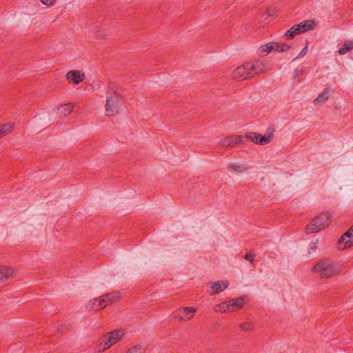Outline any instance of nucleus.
<instances>
[{"instance_id":"nucleus-1","label":"nucleus","mask_w":353,"mask_h":353,"mask_svg":"<svg viewBox=\"0 0 353 353\" xmlns=\"http://www.w3.org/2000/svg\"><path fill=\"white\" fill-rule=\"evenodd\" d=\"M247 139H250L255 143L266 145L271 141L272 134H265L264 136H261L259 133L249 132L245 136L234 135L221 138L219 143L222 147H235L244 144Z\"/></svg>"},{"instance_id":"nucleus-2","label":"nucleus","mask_w":353,"mask_h":353,"mask_svg":"<svg viewBox=\"0 0 353 353\" xmlns=\"http://www.w3.org/2000/svg\"><path fill=\"white\" fill-rule=\"evenodd\" d=\"M312 271L318 274L321 279H330L341 273L332 259L324 258L315 263Z\"/></svg>"},{"instance_id":"nucleus-3","label":"nucleus","mask_w":353,"mask_h":353,"mask_svg":"<svg viewBox=\"0 0 353 353\" xmlns=\"http://www.w3.org/2000/svg\"><path fill=\"white\" fill-rule=\"evenodd\" d=\"M106 98L105 115L113 117L119 112L121 99L117 85L113 83L109 84Z\"/></svg>"},{"instance_id":"nucleus-4","label":"nucleus","mask_w":353,"mask_h":353,"mask_svg":"<svg viewBox=\"0 0 353 353\" xmlns=\"http://www.w3.org/2000/svg\"><path fill=\"white\" fill-rule=\"evenodd\" d=\"M331 221V215L328 212H323L313 219L305 227V232L307 234H312L321 231L327 227Z\"/></svg>"},{"instance_id":"nucleus-5","label":"nucleus","mask_w":353,"mask_h":353,"mask_svg":"<svg viewBox=\"0 0 353 353\" xmlns=\"http://www.w3.org/2000/svg\"><path fill=\"white\" fill-rule=\"evenodd\" d=\"M315 23L312 20H307L292 26L290 29L285 32V36L288 39H293L296 35L305 32L308 30H313Z\"/></svg>"},{"instance_id":"nucleus-6","label":"nucleus","mask_w":353,"mask_h":353,"mask_svg":"<svg viewBox=\"0 0 353 353\" xmlns=\"http://www.w3.org/2000/svg\"><path fill=\"white\" fill-rule=\"evenodd\" d=\"M125 334V331L123 329L114 330L111 331L107 334L106 336H104L102 339V341L100 345L103 343V349L102 351H104L106 349H108L112 345L115 344L119 340H120ZM99 352H101L99 350Z\"/></svg>"},{"instance_id":"nucleus-7","label":"nucleus","mask_w":353,"mask_h":353,"mask_svg":"<svg viewBox=\"0 0 353 353\" xmlns=\"http://www.w3.org/2000/svg\"><path fill=\"white\" fill-rule=\"evenodd\" d=\"M196 312V308L194 307H181L174 311L171 316L173 319L179 321H186L190 320Z\"/></svg>"},{"instance_id":"nucleus-8","label":"nucleus","mask_w":353,"mask_h":353,"mask_svg":"<svg viewBox=\"0 0 353 353\" xmlns=\"http://www.w3.org/2000/svg\"><path fill=\"white\" fill-rule=\"evenodd\" d=\"M232 77L237 81L252 78V74L250 68V63H245L234 70L232 73Z\"/></svg>"},{"instance_id":"nucleus-9","label":"nucleus","mask_w":353,"mask_h":353,"mask_svg":"<svg viewBox=\"0 0 353 353\" xmlns=\"http://www.w3.org/2000/svg\"><path fill=\"white\" fill-rule=\"evenodd\" d=\"M250 63V68L252 74V77L254 75L259 74L268 71L270 69L267 62L263 60H256L253 62Z\"/></svg>"},{"instance_id":"nucleus-10","label":"nucleus","mask_w":353,"mask_h":353,"mask_svg":"<svg viewBox=\"0 0 353 353\" xmlns=\"http://www.w3.org/2000/svg\"><path fill=\"white\" fill-rule=\"evenodd\" d=\"M338 243L339 248L342 250L353 245V225L342 235Z\"/></svg>"},{"instance_id":"nucleus-11","label":"nucleus","mask_w":353,"mask_h":353,"mask_svg":"<svg viewBox=\"0 0 353 353\" xmlns=\"http://www.w3.org/2000/svg\"><path fill=\"white\" fill-rule=\"evenodd\" d=\"M100 297L101 301L103 304V305L105 307L118 301L121 298V293L119 291H114L102 295Z\"/></svg>"},{"instance_id":"nucleus-12","label":"nucleus","mask_w":353,"mask_h":353,"mask_svg":"<svg viewBox=\"0 0 353 353\" xmlns=\"http://www.w3.org/2000/svg\"><path fill=\"white\" fill-rule=\"evenodd\" d=\"M246 296H241L236 299H232L228 301L230 312H234L243 307L245 303Z\"/></svg>"},{"instance_id":"nucleus-13","label":"nucleus","mask_w":353,"mask_h":353,"mask_svg":"<svg viewBox=\"0 0 353 353\" xmlns=\"http://www.w3.org/2000/svg\"><path fill=\"white\" fill-rule=\"evenodd\" d=\"M228 286V281H219L211 284L209 292L211 294H217L225 290Z\"/></svg>"},{"instance_id":"nucleus-14","label":"nucleus","mask_w":353,"mask_h":353,"mask_svg":"<svg viewBox=\"0 0 353 353\" xmlns=\"http://www.w3.org/2000/svg\"><path fill=\"white\" fill-rule=\"evenodd\" d=\"M67 79L71 81L74 84H78L83 81L85 78L84 73H81L79 70H70L66 74Z\"/></svg>"},{"instance_id":"nucleus-15","label":"nucleus","mask_w":353,"mask_h":353,"mask_svg":"<svg viewBox=\"0 0 353 353\" xmlns=\"http://www.w3.org/2000/svg\"><path fill=\"white\" fill-rule=\"evenodd\" d=\"M14 276V270L12 268L1 265L0 266V283L6 281Z\"/></svg>"},{"instance_id":"nucleus-16","label":"nucleus","mask_w":353,"mask_h":353,"mask_svg":"<svg viewBox=\"0 0 353 353\" xmlns=\"http://www.w3.org/2000/svg\"><path fill=\"white\" fill-rule=\"evenodd\" d=\"M329 98V92L323 90L319 95L314 100V103L316 105L322 104L327 101Z\"/></svg>"},{"instance_id":"nucleus-17","label":"nucleus","mask_w":353,"mask_h":353,"mask_svg":"<svg viewBox=\"0 0 353 353\" xmlns=\"http://www.w3.org/2000/svg\"><path fill=\"white\" fill-rule=\"evenodd\" d=\"M228 168L230 171L236 173H241L247 170V168L243 164H229Z\"/></svg>"},{"instance_id":"nucleus-18","label":"nucleus","mask_w":353,"mask_h":353,"mask_svg":"<svg viewBox=\"0 0 353 353\" xmlns=\"http://www.w3.org/2000/svg\"><path fill=\"white\" fill-rule=\"evenodd\" d=\"M274 50L278 52H285L292 48L290 45L285 43L274 42Z\"/></svg>"},{"instance_id":"nucleus-19","label":"nucleus","mask_w":353,"mask_h":353,"mask_svg":"<svg viewBox=\"0 0 353 353\" xmlns=\"http://www.w3.org/2000/svg\"><path fill=\"white\" fill-rule=\"evenodd\" d=\"M214 310L216 312H230L228 301H223L214 305Z\"/></svg>"},{"instance_id":"nucleus-20","label":"nucleus","mask_w":353,"mask_h":353,"mask_svg":"<svg viewBox=\"0 0 353 353\" xmlns=\"http://www.w3.org/2000/svg\"><path fill=\"white\" fill-rule=\"evenodd\" d=\"M102 301H101V297H97L96 299H94L91 301V307L94 311L100 310L105 307V306L103 305Z\"/></svg>"},{"instance_id":"nucleus-21","label":"nucleus","mask_w":353,"mask_h":353,"mask_svg":"<svg viewBox=\"0 0 353 353\" xmlns=\"http://www.w3.org/2000/svg\"><path fill=\"white\" fill-rule=\"evenodd\" d=\"M74 105L72 103H67L63 105H61L59 108L58 110L63 113L64 115H67L71 113L74 108Z\"/></svg>"},{"instance_id":"nucleus-22","label":"nucleus","mask_w":353,"mask_h":353,"mask_svg":"<svg viewBox=\"0 0 353 353\" xmlns=\"http://www.w3.org/2000/svg\"><path fill=\"white\" fill-rule=\"evenodd\" d=\"M274 42H270L267 44L263 45L260 47L259 50L261 52L270 53L274 50Z\"/></svg>"},{"instance_id":"nucleus-23","label":"nucleus","mask_w":353,"mask_h":353,"mask_svg":"<svg viewBox=\"0 0 353 353\" xmlns=\"http://www.w3.org/2000/svg\"><path fill=\"white\" fill-rule=\"evenodd\" d=\"M12 128V125L10 123H6L0 125V137L9 133Z\"/></svg>"},{"instance_id":"nucleus-24","label":"nucleus","mask_w":353,"mask_h":353,"mask_svg":"<svg viewBox=\"0 0 353 353\" xmlns=\"http://www.w3.org/2000/svg\"><path fill=\"white\" fill-rule=\"evenodd\" d=\"M125 353H144V351L141 345H137L128 350Z\"/></svg>"},{"instance_id":"nucleus-25","label":"nucleus","mask_w":353,"mask_h":353,"mask_svg":"<svg viewBox=\"0 0 353 353\" xmlns=\"http://www.w3.org/2000/svg\"><path fill=\"white\" fill-rule=\"evenodd\" d=\"M239 327L244 331H250L254 329V325L252 322H245L240 324Z\"/></svg>"},{"instance_id":"nucleus-26","label":"nucleus","mask_w":353,"mask_h":353,"mask_svg":"<svg viewBox=\"0 0 353 353\" xmlns=\"http://www.w3.org/2000/svg\"><path fill=\"white\" fill-rule=\"evenodd\" d=\"M319 239H315L314 241H312L310 244V248H309V250H308V252L309 253H312L313 252H314L316 250V249L317 248L318 245H319Z\"/></svg>"},{"instance_id":"nucleus-27","label":"nucleus","mask_w":353,"mask_h":353,"mask_svg":"<svg viewBox=\"0 0 353 353\" xmlns=\"http://www.w3.org/2000/svg\"><path fill=\"white\" fill-rule=\"evenodd\" d=\"M303 74V70H300L298 68L295 69L292 73V79H295L301 75Z\"/></svg>"},{"instance_id":"nucleus-28","label":"nucleus","mask_w":353,"mask_h":353,"mask_svg":"<svg viewBox=\"0 0 353 353\" xmlns=\"http://www.w3.org/2000/svg\"><path fill=\"white\" fill-rule=\"evenodd\" d=\"M244 259L248 260L251 264H254V256L252 253H247L244 256Z\"/></svg>"},{"instance_id":"nucleus-29","label":"nucleus","mask_w":353,"mask_h":353,"mask_svg":"<svg viewBox=\"0 0 353 353\" xmlns=\"http://www.w3.org/2000/svg\"><path fill=\"white\" fill-rule=\"evenodd\" d=\"M307 49V46H305L303 49L301 50V52L299 53V54L294 58V59L303 57L306 54Z\"/></svg>"},{"instance_id":"nucleus-30","label":"nucleus","mask_w":353,"mask_h":353,"mask_svg":"<svg viewBox=\"0 0 353 353\" xmlns=\"http://www.w3.org/2000/svg\"><path fill=\"white\" fill-rule=\"evenodd\" d=\"M344 47L347 50V51L352 50L353 49V41L345 42Z\"/></svg>"},{"instance_id":"nucleus-31","label":"nucleus","mask_w":353,"mask_h":353,"mask_svg":"<svg viewBox=\"0 0 353 353\" xmlns=\"http://www.w3.org/2000/svg\"><path fill=\"white\" fill-rule=\"evenodd\" d=\"M41 1L43 4L47 5V6L52 5L55 1V0H41Z\"/></svg>"},{"instance_id":"nucleus-32","label":"nucleus","mask_w":353,"mask_h":353,"mask_svg":"<svg viewBox=\"0 0 353 353\" xmlns=\"http://www.w3.org/2000/svg\"><path fill=\"white\" fill-rule=\"evenodd\" d=\"M348 51L347 50H346V48L345 47L343 48H341L339 50V53L340 54H345V53H347Z\"/></svg>"}]
</instances>
